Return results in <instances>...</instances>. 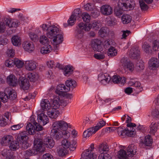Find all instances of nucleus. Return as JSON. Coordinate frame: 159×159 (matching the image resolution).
<instances>
[{"mask_svg":"<svg viewBox=\"0 0 159 159\" xmlns=\"http://www.w3.org/2000/svg\"><path fill=\"white\" fill-rule=\"evenodd\" d=\"M60 100L59 98H54L52 101L51 106V107H53L52 108L57 109L60 107Z\"/></svg>","mask_w":159,"mask_h":159,"instance_id":"obj_45","label":"nucleus"},{"mask_svg":"<svg viewBox=\"0 0 159 159\" xmlns=\"http://www.w3.org/2000/svg\"><path fill=\"white\" fill-rule=\"evenodd\" d=\"M120 64L125 70L132 71L134 68V64L129 61L126 57H124L121 59Z\"/></svg>","mask_w":159,"mask_h":159,"instance_id":"obj_4","label":"nucleus"},{"mask_svg":"<svg viewBox=\"0 0 159 159\" xmlns=\"http://www.w3.org/2000/svg\"><path fill=\"white\" fill-rule=\"evenodd\" d=\"M8 96L3 92H0V99L3 102H7L8 99Z\"/></svg>","mask_w":159,"mask_h":159,"instance_id":"obj_59","label":"nucleus"},{"mask_svg":"<svg viewBox=\"0 0 159 159\" xmlns=\"http://www.w3.org/2000/svg\"><path fill=\"white\" fill-rule=\"evenodd\" d=\"M129 84L131 86L136 88V91L138 92H141L143 90V88L140 83L139 81H130Z\"/></svg>","mask_w":159,"mask_h":159,"instance_id":"obj_31","label":"nucleus"},{"mask_svg":"<svg viewBox=\"0 0 159 159\" xmlns=\"http://www.w3.org/2000/svg\"><path fill=\"white\" fill-rule=\"evenodd\" d=\"M25 66L26 69L29 71L33 70L35 69L37 63L33 60L27 61H25Z\"/></svg>","mask_w":159,"mask_h":159,"instance_id":"obj_19","label":"nucleus"},{"mask_svg":"<svg viewBox=\"0 0 159 159\" xmlns=\"http://www.w3.org/2000/svg\"><path fill=\"white\" fill-rule=\"evenodd\" d=\"M107 54L109 57H112L117 55V51L114 47L111 46L108 49Z\"/></svg>","mask_w":159,"mask_h":159,"instance_id":"obj_32","label":"nucleus"},{"mask_svg":"<svg viewBox=\"0 0 159 159\" xmlns=\"http://www.w3.org/2000/svg\"><path fill=\"white\" fill-rule=\"evenodd\" d=\"M39 42L41 44L45 45L48 43L49 40L46 36L42 35L39 37Z\"/></svg>","mask_w":159,"mask_h":159,"instance_id":"obj_57","label":"nucleus"},{"mask_svg":"<svg viewBox=\"0 0 159 159\" xmlns=\"http://www.w3.org/2000/svg\"><path fill=\"white\" fill-rule=\"evenodd\" d=\"M152 49L154 51H157L159 49V40H156L152 42Z\"/></svg>","mask_w":159,"mask_h":159,"instance_id":"obj_51","label":"nucleus"},{"mask_svg":"<svg viewBox=\"0 0 159 159\" xmlns=\"http://www.w3.org/2000/svg\"><path fill=\"white\" fill-rule=\"evenodd\" d=\"M117 130L118 132V134L120 136H125V132H126V129H124L123 127H116Z\"/></svg>","mask_w":159,"mask_h":159,"instance_id":"obj_56","label":"nucleus"},{"mask_svg":"<svg viewBox=\"0 0 159 159\" xmlns=\"http://www.w3.org/2000/svg\"><path fill=\"white\" fill-rule=\"evenodd\" d=\"M13 139V137L12 136L7 135L2 138L1 143L2 146H7L11 143Z\"/></svg>","mask_w":159,"mask_h":159,"instance_id":"obj_23","label":"nucleus"},{"mask_svg":"<svg viewBox=\"0 0 159 159\" xmlns=\"http://www.w3.org/2000/svg\"><path fill=\"white\" fill-rule=\"evenodd\" d=\"M90 25L83 22L78 24L75 28V37L78 39L82 38L84 35V31H89L91 27Z\"/></svg>","mask_w":159,"mask_h":159,"instance_id":"obj_3","label":"nucleus"},{"mask_svg":"<svg viewBox=\"0 0 159 159\" xmlns=\"http://www.w3.org/2000/svg\"><path fill=\"white\" fill-rule=\"evenodd\" d=\"M148 63L149 68L155 70L159 66V60L157 58L152 57L149 60Z\"/></svg>","mask_w":159,"mask_h":159,"instance_id":"obj_13","label":"nucleus"},{"mask_svg":"<svg viewBox=\"0 0 159 159\" xmlns=\"http://www.w3.org/2000/svg\"><path fill=\"white\" fill-rule=\"evenodd\" d=\"M121 20L123 24H126L131 22L132 17L129 15L124 14L121 17Z\"/></svg>","mask_w":159,"mask_h":159,"instance_id":"obj_40","label":"nucleus"},{"mask_svg":"<svg viewBox=\"0 0 159 159\" xmlns=\"http://www.w3.org/2000/svg\"><path fill=\"white\" fill-rule=\"evenodd\" d=\"M111 77L108 74H100L98 75V80L104 85L108 84L111 80Z\"/></svg>","mask_w":159,"mask_h":159,"instance_id":"obj_10","label":"nucleus"},{"mask_svg":"<svg viewBox=\"0 0 159 159\" xmlns=\"http://www.w3.org/2000/svg\"><path fill=\"white\" fill-rule=\"evenodd\" d=\"M52 49L51 46L48 44L44 45L41 49V52L42 54H47L49 53Z\"/></svg>","mask_w":159,"mask_h":159,"instance_id":"obj_39","label":"nucleus"},{"mask_svg":"<svg viewBox=\"0 0 159 159\" xmlns=\"http://www.w3.org/2000/svg\"><path fill=\"white\" fill-rule=\"evenodd\" d=\"M139 3L141 9L142 11L147 10L148 7L144 2L143 0H140L139 1Z\"/></svg>","mask_w":159,"mask_h":159,"instance_id":"obj_61","label":"nucleus"},{"mask_svg":"<svg viewBox=\"0 0 159 159\" xmlns=\"http://www.w3.org/2000/svg\"><path fill=\"white\" fill-rule=\"evenodd\" d=\"M52 127L51 135L53 136L57 140L62 138H68L70 137V133L66 131L68 125L65 121L61 120L54 122Z\"/></svg>","mask_w":159,"mask_h":159,"instance_id":"obj_1","label":"nucleus"},{"mask_svg":"<svg viewBox=\"0 0 159 159\" xmlns=\"http://www.w3.org/2000/svg\"><path fill=\"white\" fill-rule=\"evenodd\" d=\"M108 30L106 27H102L98 32L99 35L102 37L105 36L107 34Z\"/></svg>","mask_w":159,"mask_h":159,"instance_id":"obj_53","label":"nucleus"},{"mask_svg":"<svg viewBox=\"0 0 159 159\" xmlns=\"http://www.w3.org/2000/svg\"><path fill=\"white\" fill-rule=\"evenodd\" d=\"M109 150V147L106 143H101L99 145L98 150L101 153L107 152Z\"/></svg>","mask_w":159,"mask_h":159,"instance_id":"obj_37","label":"nucleus"},{"mask_svg":"<svg viewBox=\"0 0 159 159\" xmlns=\"http://www.w3.org/2000/svg\"><path fill=\"white\" fill-rule=\"evenodd\" d=\"M2 20L4 22V24L6 28L16 27L18 26V23L17 21L10 18L4 17L2 19Z\"/></svg>","mask_w":159,"mask_h":159,"instance_id":"obj_7","label":"nucleus"},{"mask_svg":"<svg viewBox=\"0 0 159 159\" xmlns=\"http://www.w3.org/2000/svg\"><path fill=\"white\" fill-rule=\"evenodd\" d=\"M40 105L43 111H48L51 108V104L48 99H43L41 100Z\"/></svg>","mask_w":159,"mask_h":159,"instance_id":"obj_22","label":"nucleus"},{"mask_svg":"<svg viewBox=\"0 0 159 159\" xmlns=\"http://www.w3.org/2000/svg\"><path fill=\"white\" fill-rule=\"evenodd\" d=\"M24 49L29 52H31L34 49V46L33 43L29 41H25L22 44Z\"/></svg>","mask_w":159,"mask_h":159,"instance_id":"obj_9","label":"nucleus"},{"mask_svg":"<svg viewBox=\"0 0 159 159\" xmlns=\"http://www.w3.org/2000/svg\"><path fill=\"white\" fill-rule=\"evenodd\" d=\"M38 119L39 122L43 125H46L49 121V119L48 116L43 113L38 115Z\"/></svg>","mask_w":159,"mask_h":159,"instance_id":"obj_17","label":"nucleus"},{"mask_svg":"<svg viewBox=\"0 0 159 159\" xmlns=\"http://www.w3.org/2000/svg\"><path fill=\"white\" fill-rule=\"evenodd\" d=\"M90 11L92 16L94 18L98 17L99 14V12L95 6L93 7Z\"/></svg>","mask_w":159,"mask_h":159,"instance_id":"obj_58","label":"nucleus"},{"mask_svg":"<svg viewBox=\"0 0 159 159\" xmlns=\"http://www.w3.org/2000/svg\"><path fill=\"white\" fill-rule=\"evenodd\" d=\"M73 71V70L72 67L67 66L64 69V74L66 76H68L72 73Z\"/></svg>","mask_w":159,"mask_h":159,"instance_id":"obj_47","label":"nucleus"},{"mask_svg":"<svg viewBox=\"0 0 159 159\" xmlns=\"http://www.w3.org/2000/svg\"><path fill=\"white\" fill-rule=\"evenodd\" d=\"M70 90L69 88H66L64 84H59L57 87L56 93L59 95L63 96L65 93H67Z\"/></svg>","mask_w":159,"mask_h":159,"instance_id":"obj_14","label":"nucleus"},{"mask_svg":"<svg viewBox=\"0 0 159 159\" xmlns=\"http://www.w3.org/2000/svg\"><path fill=\"white\" fill-rule=\"evenodd\" d=\"M39 77L38 74L34 72L29 73L28 76L29 80L32 82L35 81L38 79Z\"/></svg>","mask_w":159,"mask_h":159,"instance_id":"obj_42","label":"nucleus"},{"mask_svg":"<svg viewBox=\"0 0 159 159\" xmlns=\"http://www.w3.org/2000/svg\"><path fill=\"white\" fill-rule=\"evenodd\" d=\"M47 114L50 118L56 119L59 115L60 112L57 109L54 108H50L47 111Z\"/></svg>","mask_w":159,"mask_h":159,"instance_id":"obj_21","label":"nucleus"},{"mask_svg":"<svg viewBox=\"0 0 159 159\" xmlns=\"http://www.w3.org/2000/svg\"><path fill=\"white\" fill-rule=\"evenodd\" d=\"M81 16L83 21L87 23L90 22L91 19V16L87 12H84L81 15Z\"/></svg>","mask_w":159,"mask_h":159,"instance_id":"obj_48","label":"nucleus"},{"mask_svg":"<svg viewBox=\"0 0 159 159\" xmlns=\"http://www.w3.org/2000/svg\"><path fill=\"white\" fill-rule=\"evenodd\" d=\"M105 124L106 122L104 121L103 120L100 121L97 124V125L95 127H93L94 130L96 132L98 129L104 126L105 125Z\"/></svg>","mask_w":159,"mask_h":159,"instance_id":"obj_55","label":"nucleus"},{"mask_svg":"<svg viewBox=\"0 0 159 159\" xmlns=\"http://www.w3.org/2000/svg\"><path fill=\"white\" fill-rule=\"evenodd\" d=\"M66 86L70 89V88H74L76 86V81L71 79H69L66 81Z\"/></svg>","mask_w":159,"mask_h":159,"instance_id":"obj_41","label":"nucleus"},{"mask_svg":"<svg viewBox=\"0 0 159 159\" xmlns=\"http://www.w3.org/2000/svg\"><path fill=\"white\" fill-rule=\"evenodd\" d=\"M64 139L62 141V147L67 149L70 147V142L66 139L67 138H64Z\"/></svg>","mask_w":159,"mask_h":159,"instance_id":"obj_63","label":"nucleus"},{"mask_svg":"<svg viewBox=\"0 0 159 159\" xmlns=\"http://www.w3.org/2000/svg\"><path fill=\"white\" fill-rule=\"evenodd\" d=\"M139 53L140 51L138 47H133L130 50L129 55L131 58L136 59L139 56Z\"/></svg>","mask_w":159,"mask_h":159,"instance_id":"obj_20","label":"nucleus"},{"mask_svg":"<svg viewBox=\"0 0 159 159\" xmlns=\"http://www.w3.org/2000/svg\"><path fill=\"white\" fill-rule=\"evenodd\" d=\"M129 154L123 149L120 150L117 155L118 159H129Z\"/></svg>","mask_w":159,"mask_h":159,"instance_id":"obj_27","label":"nucleus"},{"mask_svg":"<svg viewBox=\"0 0 159 159\" xmlns=\"http://www.w3.org/2000/svg\"><path fill=\"white\" fill-rule=\"evenodd\" d=\"M91 46L94 51L100 52L102 50V41L98 39L92 40Z\"/></svg>","mask_w":159,"mask_h":159,"instance_id":"obj_8","label":"nucleus"},{"mask_svg":"<svg viewBox=\"0 0 159 159\" xmlns=\"http://www.w3.org/2000/svg\"><path fill=\"white\" fill-rule=\"evenodd\" d=\"M44 143L45 146L50 148H52L54 145L53 140L48 138H46L44 140Z\"/></svg>","mask_w":159,"mask_h":159,"instance_id":"obj_33","label":"nucleus"},{"mask_svg":"<svg viewBox=\"0 0 159 159\" xmlns=\"http://www.w3.org/2000/svg\"><path fill=\"white\" fill-rule=\"evenodd\" d=\"M96 132V131L94 130V127H91L88 129L84 132L83 136L84 138H88Z\"/></svg>","mask_w":159,"mask_h":159,"instance_id":"obj_30","label":"nucleus"},{"mask_svg":"<svg viewBox=\"0 0 159 159\" xmlns=\"http://www.w3.org/2000/svg\"><path fill=\"white\" fill-rule=\"evenodd\" d=\"M24 63L23 61L18 59H14V65H15L18 68H21L24 66Z\"/></svg>","mask_w":159,"mask_h":159,"instance_id":"obj_52","label":"nucleus"},{"mask_svg":"<svg viewBox=\"0 0 159 159\" xmlns=\"http://www.w3.org/2000/svg\"><path fill=\"white\" fill-rule=\"evenodd\" d=\"M7 81L9 85L14 86L17 84V79L14 75L11 74L7 77Z\"/></svg>","mask_w":159,"mask_h":159,"instance_id":"obj_25","label":"nucleus"},{"mask_svg":"<svg viewBox=\"0 0 159 159\" xmlns=\"http://www.w3.org/2000/svg\"><path fill=\"white\" fill-rule=\"evenodd\" d=\"M94 148V144H91L90 147L83 152V156H84L85 157H89L90 159H96L97 156L93 152Z\"/></svg>","mask_w":159,"mask_h":159,"instance_id":"obj_5","label":"nucleus"},{"mask_svg":"<svg viewBox=\"0 0 159 159\" xmlns=\"http://www.w3.org/2000/svg\"><path fill=\"white\" fill-rule=\"evenodd\" d=\"M136 146L134 144H131L129 145L127 148V153L129 154V157H133L136 152Z\"/></svg>","mask_w":159,"mask_h":159,"instance_id":"obj_29","label":"nucleus"},{"mask_svg":"<svg viewBox=\"0 0 159 159\" xmlns=\"http://www.w3.org/2000/svg\"><path fill=\"white\" fill-rule=\"evenodd\" d=\"M28 134L27 131H23L20 132L16 136V139L20 144V147L23 149H26L30 146L27 140Z\"/></svg>","mask_w":159,"mask_h":159,"instance_id":"obj_2","label":"nucleus"},{"mask_svg":"<svg viewBox=\"0 0 159 159\" xmlns=\"http://www.w3.org/2000/svg\"><path fill=\"white\" fill-rule=\"evenodd\" d=\"M19 85L20 88L24 90H27L29 89L30 86L28 79L23 77L20 78Z\"/></svg>","mask_w":159,"mask_h":159,"instance_id":"obj_16","label":"nucleus"},{"mask_svg":"<svg viewBox=\"0 0 159 159\" xmlns=\"http://www.w3.org/2000/svg\"><path fill=\"white\" fill-rule=\"evenodd\" d=\"M2 155L5 157L7 159H13L14 157L9 149H3L2 152Z\"/></svg>","mask_w":159,"mask_h":159,"instance_id":"obj_34","label":"nucleus"},{"mask_svg":"<svg viewBox=\"0 0 159 159\" xmlns=\"http://www.w3.org/2000/svg\"><path fill=\"white\" fill-rule=\"evenodd\" d=\"M112 80L115 84L121 83L124 84L125 83L126 79L124 77H121L118 75H114L112 78Z\"/></svg>","mask_w":159,"mask_h":159,"instance_id":"obj_26","label":"nucleus"},{"mask_svg":"<svg viewBox=\"0 0 159 159\" xmlns=\"http://www.w3.org/2000/svg\"><path fill=\"white\" fill-rule=\"evenodd\" d=\"M88 25H90V30L93 28V29H98L99 28L100 26V23L99 21L96 20H94L92 23L89 24Z\"/></svg>","mask_w":159,"mask_h":159,"instance_id":"obj_50","label":"nucleus"},{"mask_svg":"<svg viewBox=\"0 0 159 159\" xmlns=\"http://www.w3.org/2000/svg\"><path fill=\"white\" fill-rule=\"evenodd\" d=\"M29 36L31 40L36 42L38 41L39 37L37 34L33 32H30L29 34Z\"/></svg>","mask_w":159,"mask_h":159,"instance_id":"obj_60","label":"nucleus"},{"mask_svg":"<svg viewBox=\"0 0 159 159\" xmlns=\"http://www.w3.org/2000/svg\"><path fill=\"white\" fill-rule=\"evenodd\" d=\"M101 13L104 15L108 16L112 13V9L111 7L108 5H102L100 8Z\"/></svg>","mask_w":159,"mask_h":159,"instance_id":"obj_11","label":"nucleus"},{"mask_svg":"<svg viewBox=\"0 0 159 159\" xmlns=\"http://www.w3.org/2000/svg\"><path fill=\"white\" fill-rule=\"evenodd\" d=\"M57 152L58 155L60 156H65L67 153V149L62 147L59 148L57 150Z\"/></svg>","mask_w":159,"mask_h":159,"instance_id":"obj_49","label":"nucleus"},{"mask_svg":"<svg viewBox=\"0 0 159 159\" xmlns=\"http://www.w3.org/2000/svg\"><path fill=\"white\" fill-rule=\"evenodd\" d=\"M158 129H159V122H152L150 126L149 133L151 134L154 135Z\"/></svg>","mask_w":159,"mask_h":159,"instance_id":"obj_24","label":"nucleus"},{"mask_svg":"<svg viewBox=\"0 0 159 159\" xmlns=\"http://www.w3.org/2000/svg\"><path fill=\"white\" fill-rule=\"evenodd\" d=\"M152 139L149 135L146 136L143 140L142 141L140 144L141 147L144 148L145 146H150L152 144Z\"/></svg>","mask_w":159,"mask_h":159,"instance_id":"obj_18","label":"nucleus"},{"mask_svg":"<svg viewBox=\"0 0 159 159\" xmlns=\"http://www.w3.org/2000/svg\"><path fill=\"white\" fill-rule=\"evenodd\" d=\"M135 129L134 128H132V129L126 128L125 136L127 135L130 137H134L136 134Z\"/></svg>","mask_w":159,"mask_h":159,"instance_id":"obj_46","label":"nucleus"},{"mask_svg":"<svg viewBox=\"0 0 159 159\" xmlns=\"http://www.w3.org/2000/svg\"><path fill=\"white\" fill-rule=\"evenodd\" d=\"M52 42L53 45H59L63 41V36L62 34H58L52 38Z\"/></svg>","mask_w":159,"mask_h":159,"instance_id":"obj_28","label":"nucleus"},{"mask_svg":"<svg viewBox=\"0 0 159 159\" xmlns=\"http://www.w3.org/2000/svg\"><path fill=\"white\" fill-rule=\"evenodd\" d=\"M26 130L30 134H34L35 133V129L34 125L31 123H28L26 126Z\"/></svg>","mask_w":159,"mask_h":159,"instance_id":"obj_38","label":"nucleus"},{"mask_svg":"<svg viewBox=\"0 0 159 159\" xmlns=\"http://www.w3.org/2000/svg\"><path fill=\"white\" fill-rule=\"evenodd\" d=\"M116 20L114 18H108L107 20V24L109 26H113L116 23Z\"/></svg>","mask_w":159,"mask_h":159,"instance_id":"obj_62","label":"nucleus"},{"mask_svg":"<svg viewBox=\"0 0 159 159\" xmlns=\"http://www.w3.org/2000/svg\"><path fill=\"white\" fill-rule=\"evenodd\" d=\"M34 148L37 152H43L45 148L43 146V142L39 139H35L34 141Z\"/></svg>","mask_w":159,"mask_h":159,"instance_id":"obj_12","label":"nucleus"},{"mask_svg":"<svg viewBox=\"0 0 159 159\" xmlns=\"http://www.w3.org/2000/svg\"><path fill=\"white\" fill-rule=\"evenodd\" d=\"M59 34V29L57 26L51 25L48 27V31L46 33L47 36L48 38L52 39Z\"/></svg>","mask_w":159,"mask_h":159,"instance_id":"obj_6","label":"nucleus"},{"mask_svg":"<svg viewBox=\"0 0 159 159\" xmlns=\"http://www.w3.org/2000/svg\"><path fill=\"white\" fill-rule=\"evenodd\" d=\"M81 15L82 14L80 9L77 8L74 10L73 13L71 16H73V17L76 20H79L81 16Z\"/></svg>","mask_w":159,"mask_h":159,"instance_id":"obj_44","label":"nucleus"},{"mask_svg":"<svg viewBox=\"0 0 159 159\" xmlns=\"http://www.w3.org/2000/svg\"><path fill=\"white\" fill-rule=\"evenodd\" d=\"M12 44L15 46H18L21 44V39L18 36H14L11 39Z\"/></svg>","mask_w":159,"mask_h":159,"instance_id":"obj_36","label":"nucleus"},{"mask_svg":"<svg viewBox=\"0 0 159 159\" xmlns=\"http://www.w3.org/2000/svg\"><path fill=\"white\" fill-rule=\"evenodd\" d=\"M8 94L9 98L11 100H14L16 97V92L15 90L13 89L9 90Z\"/></svg>","mask_w":159,"mask_h":159,"instance_id":"obj_54","label":"nucleus"},{"mask_svg":"<svg viewBox=\"0 0 159 159\" xmlns=\"http://www.w3.org/2000/svg\"><path fill=\"white\" fill-rule=\"evenodd\" d=\"M9 148L11 150L16 151L20 148V144L16 140V141H13L12 142H11Z\"/></svg>","mask_w":159,"mask_h":159,"instance_id":"obj_43","label":"nucleus"},{"mask_svg":"<svg viewBox=\"0 0 159 159\" xmlns=\"http://www.w3.org/2000/svg\"><path fill=\"white\" fill-rule=\"evenodd\" d=\"M142 48L144 51L147 54H151L152 53V49L151 46L147 43L145 42L142 45Z\"/></svg>","mask_w":159,"mask_h":159,"instance_id":"obj_35","label":"nucleus"},{"mask_svg":"<svg viewBox=\"0 0 159 159\" xmlns=\"http://www.w3.org/2000/svg\"><path fill=\"white\" fill-rule=\"evenodd\" d=\"M128 1V0H127ZM126 0H119L118 2V6L119 8L122 9H132L133 6L130 3H127Z\"/></svg>","mask_w":159,"mask_h":159,"instance_id":"obj_15","label":"nucleus"},{"mask_svg":"<svg viewBox=\"0 0 159 159\" xmlns=\"http://www.w3.org/2000/svg\"><path fill=\"white\" fill-rule=\"evenodd\" d=\"M98 159H111V158L109 154L102 153L98 157Z\"/></svg>","mask_w":159,"mask_h":159,"instance_id":"obj_64","label":"nucleus"}]
</instances>
